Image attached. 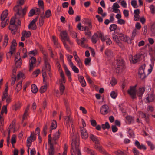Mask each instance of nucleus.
<instances>
[{"mask_svg":"<svg viewBox=\"0 0 155 155\" xmlns=\"http://www.w3.org/2000/svg\"><path fill=\"white\" fill-rule=\"evenodd\" d=\"M133 152L134 155H140V154H141L139 150L135 148H133Z\"/></svg>","mask_w":155,"mask_h":155,"instance_id":"nucleus-60","label":"nucleus"},{"mask_svg":"<svg viewBox=\"0 0 155 155\" xmlns=\"http://www.w3.org/2000/svg\"><path fill=\"white\" fill-rule=\"evenodd\" d=\"M76 41L78 44L81 47H85L86 46L85 43L87 42V40L85 38H82L81 40L77 39Z\"/></svg>","mask_w":155,"mask_h":155,"instance_id":"nucleus-10","label":"nucleus"},{"mask_svg":"<svg viewBox=\"0 0 155 155\" xmlns=\"http://www.w3.org/2000/svg\"><path fill=\"white\" fill-rule=\"evenodd\" d=\"M37 18H36L35 19L32 20L28 26V28L29 29L35 30L36 28V26L35 23L37 21Z\"/></svg>","mask_w":155,"mask_h":155,"instance_id":"nucleus-15","label":"nucleus"},{"mask_svg":"<svg viewBox=\"0 0 155 155\" xmlns=\"http://www.w3.org/2000/svg\"><path fill=\"white\" fill-rule=\"evenodd\" d=\"M1 26L2 28L4 27L8 23L9 21L8 19L6 20H1Z\"/></svg>","mask_w":155,"mask_h":155,"instance_id":"nucleus-43","label":"nucleus"},{"mask_svg":"<svg viewBox=\"0 0 155 155\" xmlns=\"http://www.w3.org/2000/svg\"><path fill=\"white\" fill-rule=\"evenodd\" d=\"M95 148L99 150L100 152L101 153H104V150L102 148V147L99 145H95L94 146Z\"/></svg>","mask_w":155,"mask_h":155,"instance_id":"nucleus-52","label":"nucleus"},{"mask_svg":"<svg viewBox=\"0 0 155 155\" xmlns=\"http://www.w3.org/2000/svg\"><path fill=\"white\" fill-rule=\"evenodd\" d=\"M45 66L43 67V68H45V69L47 71L50 72L51 68L50 65L48 62L45 61Z\"/></svg>","mask_w":155,"mask_h":155,"instance_id":"nucleus-33","label":"nucleus"},{"mask_svg":"<svg viewBox=\"0 0 155 155\" xmlns=\"http://www.w3.org/2000/svg\"><path fill=\"white\" fill-rule=\"evenodd\" d=\"M65 71L66 74L67 76L69 81L71 82L72 81V78L71 77V74L70 71L68 69L67 67L65 68Z\"/></svg>","mask_w":155,"mask_h":155,"instance_id":"nucleus-29","label":"nucleus"},{"mask_svg":"<svg viewBox=\"0 0 155 155\" xmlns=\"http://www.w3.org/2000/svg\"><path fill=\"white\" fill-rule=\"evenodd\" d=\"M73 134H72V135ZM72 143H71V155H81L80 152L79 148V143L78 137L76 135H72Z\"/></svg>","mask_w":155,"mask_h":155,"instance_id":"nucleus-1","label":"nucleus"},{"mask_svg":"<svg viewBox=\"0 0 155 155\" xmlns=\"http://www.w3.org/2000/svg\"><path fill=\"white\" fill-rule=\"evenodd\" d=\"M131 5L134 8H137L138 7L137 1L135 0H132L131 2Z\"/></svg>","mask_w":155,"mask_h":155,"instance_id":"nucleus-58","label":"nucleus"},{"mask_svg":"<svg viewBox=\"0 0 155 155\" xmlns=\"http://www.w3.org/2000/svg\"><path fill=\"white\" fill-rule=\"evenodd\" d=\"M9 28L11 31L12 34H15L16 31L17 25H10Z\"/></svg>","mask_w":155,"mask_h":155,"instance_id":"nucleus-28","label":"nucleus"},{"mask_svg":"<svg viewBox=\"0 0 155 155\" xmlns=\"http://www.w3.org/2000/svg\"><path fill=\"white\" fill-rule=\"evenodd\" d=\"M113 38L114 41L117 44L121 45L120 41L118 37L116 35L114 34L113 35Z\"/></svg>","mask_w":155,"mask_h":155,"instance_id":"nucleus-35","label":"nucleus"},{"mask_svg":"<svg viewBox=\"0 0 155 155\" xmlns=\"http://www.w3.org/2000/svg\"><path fill=\"white\" fill-rule=\"evenodd\" d=\"M22 35L26 38L29 37L31 35V32L29 31H23L22 33Z\"/></svg>","mask_w":155,"mask_h":155,"instance_id":"nucleus-40","label":"nucleus"},{"mask_svg":"<svg viewBox=\"0 0 155 155\" xmlns=\"http://www.w3.org/2000/svg\"><path fill=\"white\" fill-rule=\"evenodd\" d=\"M57 127V124L56 121L54 120H53L51 123V130L52 129H55Z\"/></svg>","mask_w":155,"mask_h":155,"instance_id":"nucleus-37","label":"nucleus"},{"mask_svg":"<svg viewBox=\"0 0 155 155\" xmlns=\"http://www.w3.org/2000/svg\"><path fill=\"white\" fill-rule=\"evenodd\" d=\"M120 38L121 40L126 42H127L130 39L128 37L124 35H121L120 36Z\"/></svg>","mask_w":155,"mask_h":155,"instance_id":"nucleus-31","label":"nucleus"},{"mask_svg":"<svg viewBox=\"0 0 155 155\" xmlns=\"http://www.w3.org/2000/svg\"><path fill=\"white\" fill-rule=\"evenodd\" d=\"M7 105H4L2 107L1 113L2 114L4 113L6 114L7 113Z\"/></svg>","mask_w":155,"mask_h":155,"instance_id":"nucleus-57","label":"nucleus"},{"mask_svg":"<svg viewBox=\"0 0 155 155\" xmlns=\"http://www.w3.org/2000/svg\"><path fill=\"white\" fill-rule=\"evenodd\" d=\"M141 56L140 55L137 54L132 57L131 60L130 61L131 62L133 63V64H135L137 62L140 60Z\"/></svg>","mask_w":155,"mask_h":155,"instance_id":"nucleus-19","label":"nucleus"},{"mask_svg":"<svg viewBox=\"0 0 155 155\" xmlns=\"http://www.w3.org/2000/svg\"><path fill=\"white\" fill-rule=\"evenodd\" d=\"M62 41H67L70 45H72L73 42L71 41L66 31H62L60 33Z\"/></svg>","mask_w":155,"mask_h":155,"instance_id":"nucleus-4","label":"nucleus"},{"mask_svg":"<svg viewBox=\"0 0 155 155\" xmlns=\"http://www.w3.org/2000/svg\"><path fill=\"white\" fill-rule=\"evenodd\" d=\"M25 0H18L17 2L16 5L14 8V10L15 11H17L18 13L20 14V8L21 5H23L24 3Z\"/></svg>","mask_w":155,"mask_h":155,"instance_id":"nucleus-9","label":"nucleus"},{"mask_svg":"<svg viewBox=\"0 0 155 155\" xmlns=\"http://www.w3.org/2000/svg\"><path fill=\"white\" fill-rule=\"evenodd\" d=\"M60 78L59 80L60 85H63V84L65 83L66 82V79L64 74L62 71L60 73Z\"/></svg>","mask_w":155,"mask_h":155,"instance_id":"nucleus-17","label":"nucleus"},{"mask_svg":"<svg viewBox=\"0 0 155 155\" xmlns=\"http://www.w3.org/2000/svg\"><path fill=\"white\" fill-rule=\"evenodd\" d=\"M64 122L67 127H69L70 124H72V119L70 115L68 116H66L64 117Z\"/></svg>","mask_w":155,"mask_h":155,"instance_id":"nucleus-14","label":"nucleus"},{"mask_svg":"<svg viewBox=\"0 0 155 155\" xmlns=\"http://www.w3.org/2000/svg\"><path fill=\"white\" fill-rule=\"evenodd\" d=\"M105 54L106 56L108 57H110L113 56V53L109 49H106L105 51Z\"/></svg>","mask_w":155,"mask_h":155,"instance_id":"nucleus-42","label":"nucleus"},{"mask_svg":"<svg viewBox=\"0 0 155 155\" xmlns=\"http://www.w3.org/2000/svg\"><path fill=\"white\" fill-rule=\"evenodd\" d=\"M51 10H50L48 9L45 12L44 17H45L46 18H49L51 16Z\"/></svg>","mask_w":155,"mask_h":155,"instance_id":"nucleus-48","label":"nucleus"},{"mask_svg":"<svg viewBox=\"0 0 155 155\" xmlns=\"http://www.w3.org/2000/svg\"><path fill=\"white\" fill-rule=\"evenodd\" d=\"M65 89V87L64 85H60L59 90L60 94L61 95L63 94L64 91Z\"/></svg>","mask_w":155,"mask_h":155,"instance_id":"nucleus-49","label":"nucleus"},{"mask_svg":"<svg viewBox=\"0 0 155 155\" xmlns=\"http://www.w3.org/2000/svg\"><path fill=\"white\" fill-rule=\"evenodd\" d=\"M117 23L121 25H124L126 23V21L122 19L121 18L117 20Z\"/></svg>","mask_w":155,"mask_h":155,"instance_id":"nucleus-62","label":"nucleus"},{"mask_svg":"<svg viewBox=\"0 0 155 155\" xmlns=\"http://www.w3.org/2000/svg\"><path fill=\"white\" fill-rule=\"evenodd\" d=\"M15 65L16 67H21L22 63V61L21 60L20 53L17 52L15 56Z\"/></svg>","mask_w":155,"mask_h":155,"instance_id":"nucleus-8","label":"nucleus"},{"mask_svg":"<svg viewBox=\"0 0 155 155\" xmlns=\"http://www.w3.org/2000/svg\"><path fill=\"white\" fill-rule=\"evenodd\" d=\"M21 107L20 104L19 103L16 104L12 106V109L15 111L19 109Z\"/></svg>","mask_w":155,"mask_h":155,"instance_id":"nucleus-46","label":"nucleus"},{"mask_svg":"<svg viewBox=\"0 0 155 155\" xmlns=\"http://www.w3.org/2000/svg\"><path fill=\"white\" fill-rule=\"evenodd\" d=\"M86 151L88 153H90L91 155H96V153L92 150H91L87 148Z\"/></svg>","mask_w":155,"mask_h":155,"instance_id":"nucleus-64","label":"nucleus"},{"mask_svg":"<svg viewBox=\"0 0 155 155\" xmlns=\"http://www.w3.org/2000/svg\"><path fill=\"white\" fill-rule=\"evenodd\" d=\"M90 138L95 143L98 144L99 143L98 138L92 134H91L90 136Z\"/></svg>","mask_w":155,"mask_h":155,"instance_id":"nucleus-27","label":"nucleus"},{"mask_svg":"<svg viewBox=\"0 0 155 155\" xmlns=\"http://www.w3.org/2000/svg\"><path fill=\"white\" fill-rule=\"evenodd\" d=\"M117 92L116 90L112 91L110 94L111 97L113 99H115L117 96Z\"/></svg>","mask_w":155,"mask_h":155,"instance_id":"nucleus-45","label":"nucleus"},{"mask_svg":"<svg viewBox=\"0 0 155 155\" xmlns=\"http://www.w3.org/2000/svg\"><path fill=\"white\" fill-rule=\"evenodd\" d=\"M27 8V7L25 6L23 9H21V7L20 8V12L21 13L20 14H19L18 13L17 11H15L17 12V15H18L19 16H20L21 15L22 17H23L26 13Z\"/></svg>","mask_w":155,"mask_h":155,"instance_id":"nucleus-26","label":"nucleus"},{"mask_svg":"<svg viewBox=\"0 0 155 155\" xmlns=\"http://www.w3.org/2000/svg\"><path fill=\"white\" fill-rule=\"evenodd\" d=\"M74 58L75 61L77 63L78 65L80 68H81L82 67V64L81 60L79 57L78 56L77 54H74Z\"/></svg>","mask_w":155,"mask_h":155,"instance_id":"nucleus-21","label":"nucleus"},{"mask_svg":"<svg viewBox=\"0 0 155 155\" xmlns=\"http://www.w3.org/2000/svg\"><path fill=\"white\" fill-rule=\"evenodd\" d=\"M5 87L6 88L3 92V95L2 97V100L3 101L6 100L8 97L10 96H8V83L6 84Z\"/></svg>","mask_w":155,"mask_h":155,"instance_id":"nucleus-11","label":"nucleus"},{"mask_svg":"<svg viewBox=\"0 0 155 155\" xmlns=\"http://www.w3.org/2000/svg\"><path fill=\"white\" fill-rule=\"evenodd\" d=\"M103 40L101 41L103 42L106 41V44L107 45H109L112 43V41L108 35H104L103 34Z\"/></svg>","mask_w":155,"mask_h":155,"instance_id":"nucleus-18","label":"nucleus"},{"mask_svg":"<svg viewBox=\"0 0 155 155\" xmlns=\"http://www.w3.org/2000/svg\"><path fill=\"white\" fill-rule=\"evenodd\" d=\"M110 127L109 123L108 122H106L104 124H102V127L104 129H109Z\"/></svg>","mask_w":155,"mask_h":155,"instance_id":"nucleus-56","label":"nucleus"},{"mask_svg":"<svg viewBox=\"0 0 155 155\" xmlns=\"http://www.w3.org/2000/svg\"><path fill=\"white\" fill-rule=\"evenodd\" d=\"M25 77L24 74L21 72H20L17 74V78L18 79L20 78L24 79Z\"/></svg>","mask_w":155,"mask_h":155,"instance_id":"nucleus-55","label":"nucleus"},{"mask_svg":"<svg viewBox=\"0 0 155 155\" xmlns=\"http://www.w3.org/2000/svg\"><path fill=\"white\" fill-rule=\"evenodd\" d=\"M103 33L101 32L94 34L92 37V41L93 43L95 44L100 39L101 41H103Z\"/></svg>","mask_w":155,"mask_h":155,"instance_id":"nucleus-3","label":"nucleus"},{"mask_svg":"<svg viewBox=\"0 0 155 155\" xmlns=\"http://www.w3.org/2000/svg\"><path fill=\"white\" fill-rule=\"evenodd\" d=\"M145 66V64L143 65L140 67L139 70V74L142 75L143 77L145 75V74L144 70Z\"/></svg>","mask_w":155,"mask_h":155,"instance_id":"nucleus-25","label":"nucleus"},{"mask_svg":"<svg viewBox=\"0 0 155 155\" xmlns=\"http://www.w3.org/2000/svg\"><path fill=\"white\" fill-rule=\"evenodd\" d=\"M22 81H20L16 85L15 89L18 91L21 89L22 88Z\"/></svg>","mask_w":155,"mask_h":155,"instance_id":"nucleus-44","label":"nucleus"},{"mask_svg":"<svg viewBox=\"0 0 155 155\" xmlns=\"http://www.w3.org/2000/svg\"><path fill=\"white\" fill-rule=\"evenodd\" d=\"M69 66L74 73H79V70L74 65L73 63L69 65Z\"/></svg>","mask_w":155,"mask_h":155,"instance_id":"nucleus-36","label":"nucleus"},{"mask_svg":"<svg viewBox=\"0 0 155 155\" xmlns=\"http://www.w3.org/2000/svg\"><path fill=\"white\" fill-rule=\"evenodd\" d=\"M8 15V11L5 9L2 12L1 15V20H6Z\"/></svg>","mask_w":155,"mask_h":155,"instance_id":"nucleus-24","label":"nucleus"},{"mask_svg":"<svg viewBox=\"0 0 155 155\" xmlns=\"http://www.w3.org/2000/svg\"><path fill=\"white\" fill-rule=\"evenodd\" d=\"M60 132L58 130L54 133L53 136V140H57L58 139L60 136Z\"/></svg>","mask_w":155,"mask_h":155,"instance_id":"nucleus-32","label":"nucleus"},{"mask_svg":"<svg viewBox=\"0 0 155 155\" xmlns=\"http://www.w3.org/2000/svg\"><path fill=\"white\" fill-rule=\"evenodd\" d=\"M65 55L67 57V60L68 61L69 65L73 64V63L71 61V59L73 58V56L72 55H69L67 54H66Z\"/></svg>","mask_w":155,"mask_h":155,"instance_id":"nucleus-41","label":"nucleus"},{"mask_svg":"<svg viewBox=\"0 0 155 155\" xmlns=\"http://www.w3.org/2000/svg\"><path fill=\"white\" fill-rule=\"evenodd\" d=\"M117 28V26L116 24H113L110 25L109 29L110 31H115Z\"/></svg>","mask_w":155,"mask_h":155,"instance_id":"nucleus-51","label":"nucleus"},{"mask_svg":"<svg viewBox=\"0 0 155 155\" xmlns=\"http://www.w3.org/2000/svg\"><path fill=\"white\" fill-rule=\"evenodd\" d=\"M4 41L3 43V46L5 47L7 45L8 41V37L7 35H5L4 38Z\"/></svg>","mask_w":155,"mask_h":155,"instance_id":"nucleus-34","label":"nucleus"},{"mask_svg":"<svg viewBox=\"0 0 155 155\" xmlns=\"http://www.w3.org/2000/svg\"><path fill=\"white\" fill-rule=\"evenodd\" d=\"M114 153L116 155H127L126 153L120 150H118L117 151H114Z\"/></svg>","mask_w":155,"mask_h":155,"instance_id":"nucleus-54","label":"nucleus"},{"mask_svg":"<svg viewBox=\"0 0 155 155\" xmlns=\"http://www.w3.org/2000/svg\"><path fill=\"white\" fill-rule=\"evenodd\" d=\"M31 91L34 93H36L38 91L36 85L35 84H33L31 85Z\"/></svg>","mask_w":155,"mask_h":155,"instance_id":"nucleus-39","label":"nucleus"},{"mask_svg":"<svg viewBox=\"0 0 155 155\" xmlns=\"http://www.w3.org/2000/svg\"><path fill=\"white\" fill-rule=\"evenodd\" d=\"M145 91V88L144 87H140L137 91V94L140 97L142 96Z\"/></svg>","mask_w":155,"mask_h":155,"instance_id":"nucleus-20","label":"nucleus"},{"mask_svg":"<svg viewBox=\"0 0 155 155\" xmlns=\"http://www.w3.org/2000/svg\"><path fill=\"white\" fill-rule=\"evenodd\" d=\"M51 134L48 136V143L50 145V148L48 150V153L49 155H54V148L53 145L51 143Z\"/></svg>","mask_w":155,"mask_h":155,"instance_id":"nucleus-6","label":"nucleus"},{"mask_svg":"<svg viewBox=\"0 0 155 155\" xmlns=\"http://www.w3.org/2000/svg\"><path fill=\"white\" fill-rule=\"evenodd\" d=\"M128 133L129 135V136L131 137H134V134L133 133V131L130 128H128Z\"/></svg>","mask_w":155,"mask_h":155,"instance_id":"nucleus-59","label":"nucleus"},{"mask_svg":"<svg viewBox=\"0 0 155 155\" xmlns=\"http://www.w3.org/2000/svg\"><path fill=\"white\" fill-rule=\"evenodd\" d=\"M16 47L11 46L10 48V51L8 53L7 55L10 54V56L14 53L15 51Z\"/></svg>","mask_w":155,"mask_h":155,"instance_id":"nucleus-50","label":"nucleus"},{"mask_svg":"<svg viewBox=\"0 0 155 155\" xmlns=\"http://www.w3.org/2000/svg\"><path fill=\"white\" fill-rule=\"evenodd\" d=\"M16 136L15 135H13L12 137L11 142V143L13 147V145L16 142Z\"/></svg>","mask_w":155,"mask_h":155,"instance_id":"nucleus-53","label":"nucleus"},{"mask_svg":"<svg viewBox=\"0 0 155 155\" xmlns=\"http://www.w3.org/2000/svg\"><path fill=\"white\" fill-rule=\"evenodd\" d=\"M134 144L139 149L146 150L147 149L146 147L144 144H140L139 142L137 140L135 141Z\"/></svg>","mask_w":155,"mask_h":155,"instance_id":"nucleus-16","label":"nucleus"},{"mask_svg":"<svg viewBox=\"0 0 155 155\" xmlns=\"http://www.w3.org/2000/svg\"><path fill=\"white\" fill-rule=\"evenodd\" d=\"M110 83L112 86L115 85L117 83L116 80L114 78H112Z\"/></svg>","mask_w":155,"mask_h":155,"instance_id":"nucleus-63","label":"nucleus"},{"mask_svg":"<svg viewBox=\"0 0 155 155\" xmlns=\"http://www.w3.org/2000/svg\"><path fill=\"white\" fill-rule=\"evenodd\" d=\"M47 85L46 84L42 86L40 89V92L41 93H43L45 92L47 89Z\"/></svg>","mask_w":155,"mask_h":155,"instance_id":"nucleus-47","label":"nucleus"},{"mask_svg":"<svg viewBox=\"0 0 155 155\" xmlns=\"http://www.w3.org/2000/svg\"><path fill=\"white\" fill-rule=\"evenodd\" d=\"M42 76L43 79V81L45 82V78L46 76V72H48V73L49 74V76H50V73L48 71H46L44 68H42Z\"/></svg>","mask_w":155,"mask_h":155,"instance_id":"nucleus-38","label":"nucleus"},{"mask_svg":"<svg viewBox=\"0 0 155 155\" xmlns=\"http://www.w3.org/2000/svg\"><path fill=\"white\" fill-rule=\"evenodd\" d=\"M154 98L153 94H148L146 98L145 102L147 103L152 102L154 100Z\"/></svg>","mask_w":155,"mask_h":155,"instance_id":"nucleus-23","label":"nucleus"},{"mask_svg":"<svg viewBox=\"0 0 155 155\" xmlns=\"http://www.w3.org/2000/svg\"><path fill=\"white\" fill-rule=\"evenodd\" d=\"M29 54L30 56L33 57L37 54V51L36 50H33L32 51H30Z\"/></svg>","mask_w":155,"mask_h":155,"instance_id":"nucleus-61","label":"nucleus"},{"mask_svg":"<svg viewBox=\"0 0 155 155\" xmlns=\"http://www.w3.org/2000/svg\"><path fill=\"white\" fill-rule=\"evenodd\" d=\"M81 135L82 138L84 139H86L88 137V134L84 128L80 127Z\"/></svg>","mask_w":155,"mask_h":155,"instance_id":"nucleus-13","label":"nucleus"},{"mask_svg":"<svg viewBox=\"0 0 155 155\" xmlns=\"http://www.w3.org/2000/svg\"><path fill=\"white\" fill-rule=\"evenodd\" d=\"M140 13L139 10V9L135 10L134 11V20L137 21L139 20L140 16L139 15Z\"/></svg>","mask_w":155,"mask_h":155,"instance_id":"nucleus-22","label":"nucleus"},{"mask_svg":"<svg viewBox=\"0 0 155 155\" xmlns=\"http://www.w3.org/2000/svg\"><path fill=\"white\" fill-rule=\"evenodd\" d=\"M136 85H135L134 86L131 87L130 89L127 91V92L128 94L130 95L131 97L133 99H135L136 97Z\"/></svg>","mask_w":155,"mask_h":155,"instance_id":"nucleus-5","label":"nucleus"},{"mask_svg":"<svg viewBox=\"0 0 155 155\" xmlns=\"http://www.w3.org/2000/svg\"><path fill=\"white\" fill-rule=\"evenodd\" d=\"M109 108V107L107 105H103L100 108V113L102 114H106L108 112Z\"/></svg>","mask_w":155,"mask_h":155,"instance_id":"nucleus-12","label":"nucleus"},{"mask_svg":"<svg viewBox=\"0 0 155 155\" xmlns=\"http://www.w3.org/2000/svg\"><path fill=\"white\" fill-rule=\"evenodd\" d=\"M116 61V72L119 74L123 72L125 68L123 60L121 58H119L117 59Z\"/></svg>","mask_w":155,"mask_h":155,"instance_id":"nucleus-2","label":"nucleus"},{"mask_svg":"<svg viewBox=\"0 0 155 155\" xmlns=\"http://www.w3.org/2000/svg\"><path fill=\"white\" fill-rule=\"evenodd\" d=\"M29 110V106H28L26 108V109L25 110L24 113V114L23 116L22 117V123H23V121L24 120L26 119L28 115V112Z\"/></svg>","mask_w":155,"mask_h":155,"instance_id":"nucleus-30","label":"nucleus"},{"mask_svg":"<svg viewBox=\"0 0 155 155\" xmlns=\"http://www.w3.org/2000/svg\"><path fill=\"white\" fill-rule=\"evenodd\" d=\"M36 139V136L33 132H31L30 136L27 140V144L28 147H30L32 141H34Z\"/></svg>","mask_w":155,"mask_h":155,"instance_id":"nucleus-7","label":"nucleus"}]
</instances>
